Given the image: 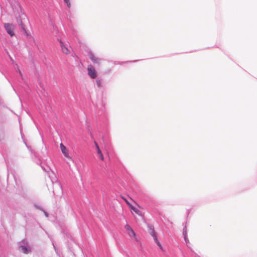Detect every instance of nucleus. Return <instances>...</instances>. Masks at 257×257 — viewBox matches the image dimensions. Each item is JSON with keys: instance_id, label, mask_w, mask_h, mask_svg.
Wrapping results in <instances>:
<instances>
[{"instance_id": "f257e3e1", "label": "nucleus", "mask_w": 257, "mask_h": 257, "mask_svg": "<svg viewBox=\"0 0 257 257\" xmlns=\"http://www.w3.org/2000/svg\"><path fill=\"white\" fill-rule=\"evenodd\" d=\"M19 250L24 253L28 254L31 252L32 248L27 242L23 241L20 243Z\"/></svg>"}, {"instance_id": "f03ea898", "label": "nucleus", "mask_w": 257, "mask_h": 257, "mask_svg": "<svg viewBox=\"0 0 257 257\" xmlns=\"http://www.w3.org/2000/svg\"><path fill=\"white\" fill-rule=\"evenodd\" d=\"M88 74L89 77L92 79H95L97 77V72L94 67L91 65H88L87 68Z\"/></svg>"}, {"instance_id": "7ed1b4c3", "label": "nucleus", "mask_w": 257, "mask_h": 257, "mask_svg": "<svg viewBox=\"0 0 257 257\" xmlns=\"http://www.w3.org/2000/svg\"><path fill=\"white\" fill-rule=\"evenodd\" d=\"M4 27L7 31V32L11 36H13L14 35V33L13 32V30L14 29V26L13 24L10 23H5L4 24Z\"/></svg>"}, {"instance_id": "20e7f679", "label": "nucleus", "mask_w": 257, "mask_h": 257, "mask_svg": "<svg viewBox=\"0 0 257 257\" xmlns=\"http://www.w3.org/2000/svg\"><path fill=\"white\" fill-rule=\"evenodd\" d=\"M59 42L61 51L66 55L69 54L70 51L69 49V45L64 44V43L61 40L59 41Z\"/></svg>"}, {"instance_id": "39448f33", "label": "nucleus", "mask_w": 257, "mask_h": 257, "mask_svg": "<svg viewBox=\"0 0 257 257\" xmlns=\"http://www.w3.org/2000/svg\"><path fill=\"white\" fill-rule=\"evenodd\" d=\"M60 148L62 153L63 155L67 159L69 160H71L72 158L69 154V152L68 149L66 148V147L62 144L61 143L60 145Z\"/></svg>"}, {"instance_id": "423d86ee", "label": "nucleus", "mask_w": 257, "mask_h": 257, "mask_svg": "<svg viewBox=\"0 0 257 257\" xmlns=\"http://www.w3.org/2000/svg\"><path fill=\"white\" fill-rule=\"evenodd\" d=\"M89 57L93 63L99 65L100 64L101 59L96 57L92 52H89Z\"/></svg>"}, {"instance_id": "0eeeda50", "label": "nucleus", "mask_w": 257, "mask_h": 257, "mask_svg": "<svg viewBox=\"0 0 257 257\" xmlns=\"http://www.w3.org/2000/svg\"><path fill=\"white\" fill-rule=\"evenodd\" d=\"M94 144L96 147V152L97 154L98 157H99L101 160L103 161L104 160L103 155L98 144H97V143L96 142H94Z\"/></svg>"}, {"instance_id": "6e6552de", "label": "nucleus", "mask_w": 257, "mask_h": 257, "mask_svg": "<svg viewBox=\"0 0 257 257\" xmlns=\"http://www.w3.org/2000/svg\"><path fill=\"white\" fill-rule=\"evenodd\" d=\"M151 234L152 235V236L154 238V239L155 240V241L156 242V243L157 244V245L161 248H162V246L159 242V241L157 239V236L156 235H155V232L153 230H152L151 232Z\"/></svg>"}, {"instance_id": "1a4fd4ad", "label": "nucleus", "mask_w": 257, "mask_h": 257, "mask_svg": "<svg viewBox=\"0 0 257 257\" xmlns=\"http://www.w3.org/2000/svg\"><path fill=\"white\" fill-rule=\"evenodd\" d=\"M127 234L130 235V236L132 237H134L136 239H137L136 238V234H135V232H134V231L133 230V229H131L130 231H128L127 232Z\"/></svg>"}, {"instance_id": "9d476101", "label": "nucleus", "mask_w": 257, "mask_h": 257, "mask_svg": "<svg viewBox=\"0 0 257 257\" xmlns=\"http://www.w3.org/2000/svg\"><path fill=\"white\" fill-rule=\"evenodd\" d=\"M183 235L184 236L185 240L186 242L187 243L189 240L187 237V228L186 227L183 228Z\"/></svg>"}, {"instance_id": "9b49d317", "label": "nucleus", "mask_w": 257, "mask_h": 257, "mask_svg": "<svg viewBox=\"0 0 257 257\" xmlns=\"http://www.w3.org/2000/svg\"><path fill=\"white\" fill-rule=\"evenodd\" d=\"M124 228H125V230L127 231V232L128 231H130L131 229H132V228L131 227V226H130L129 225H128V224H126V225H125Z\"/></svg>"}, {"instance_id": "f8f14e48", "label": "nucleus", "mask_w": 257, "mask_h": 257, "mask_svg": "<svg viewBox=\"0 0 257 257\" xmlns=\"http://www.w3.org/2000/svg\"><path fill=\"white\" fill-rule=\"evenodd\" d=\"M64 2L67 4L68 7L70 6V2L69 0H64Z\"/></svg>"}, {"instance_id": "ddd939ff", "label": "nucleus", "mask_w": 257, "mask_h": 257, "mask_svg": "<svg viewBox=\"0 0 257 257\" xmlns=\"http://www.w3.org/2000/svg\"><path fill=\"white\" fill-rule=\"evenodd\" d=\"M96 83L98 87H99L101 85V82L100 80H96Z\"/></svg>"}, {"instance_id": "4468645a", "label": "nucleus", "mask_w": 257, "mask_h": 257, "mask_svg": "<svg viewBox=\"0 0 257 257\" xmlns=\"http://www.w3.org/2000/svg\"><path fill=\"white\" fill-rule=\"evenodd\" d=\"M44 213H45V216H46V217H48V213H47V212H46L44 211Z\"/></svg>"}, {"instance_id": "2eb2a0df", "label": "nucleus", "mask_w": 257, "mask_h": 257, "mask_svg": "<svg viewBox=\"0 0 257 257\" xmlns=\"http://www.w3.org/2000/svg\"><path fill=\"white\" fill-rule=\"evenodd\" d=\"M134 211H135L136 213H138V210H135V209H134Z\"/></svg>"}]
</instances>
